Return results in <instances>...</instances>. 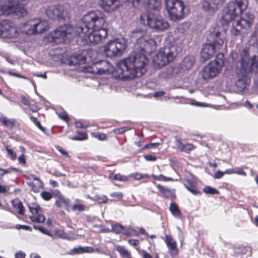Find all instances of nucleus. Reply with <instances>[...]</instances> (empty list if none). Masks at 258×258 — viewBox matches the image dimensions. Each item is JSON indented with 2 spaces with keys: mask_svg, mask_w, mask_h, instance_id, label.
Wrapping results in <instances>:
<instances>
[{
  "mask_svg": "<svg viewBox=\"0 0 258 258\" xmlns=\"http://www.w3.org/2000/svg\"><path fill=\"white\" fill-rule=\"evenodd\" d=\"M104 14L100 11L90 12L83 16L75 26L69 24L60 26L50 33L53 41L56 43L69 42L76 37L77 41H82L83 45L88 43L97 44L107 35Z\"/></svg>",
  "mask_w": 258,
  "mask_h": 258,
  "instance_id": "obj_1",
  "label": "nucleus"
},
{
  "mask_svg": "<svg viewBox=\"0 0 258 258\" xmlns=\"http://www.w3.org/2000/svg\"><path fill=\"white\" fill-rule=\"evenodd\" d=\"M148 59L141 53H133L127 58L120 60L115 68L106 60H101L84 66V71L95 74L112 73L115 77L121 79H133L141 77L147 71Z\"/></svg>",
  "mask_w": 258,
  "mask_h": 258,
  "instance_id": "obj_2",
  "label": "nucleus"
},
{
  "mask_svg": "<svg viewBox=\"0 0 258 258\" xmlns=\"http://www.w3.org/2000/svg\"><path fill=\"white\" fill-rule=\"evenodd\" d=\"M256 54L249 58L248 52L243 50L242 52L238 54L232 52L229 57L235 63V73L240 77L235 83V85L239 91H244L249 84L248 78L250 74L255 72L258 67V48H256Z\"/></svg>",
  "mask_w": 258,
  "mask_h": 258,
  "instance_id": "obj_3",
  "label": "nucleus"
},
{
  "mask_svg": "<svg viewBox=\"0 0 258 258\" xmlns=\"http://www.w3.org/2000/svg\"><path fill=\"white\" fill-rule=\"evenodd\" d=\"M213 43L204 45L201 51V56L204 61L211 58L223 46L226 36V30L222 26H216L211 33Z\"/></svg>",
  "mask_w": 258,
  "mask_h": 258,
  "instance_id": "obj_4",
  "label": "nucleus"
},
{
  "mask_svg": "<svg viewBox=\"0 0 258 258\" xmlns=\"http://www.w3.org/2000/svg\"><path fill=\"white\" fill-rule=\"evenodd\" d=\"M247 5V0H231L223 10L221 19L222 24H227L240 16Z\"/></svg>",
  "mask_w": 258,
  "mask_h": 258,
  "instance_id": "obj_5",
  "label": "nucleus"
},
{
  "mask_svg": "<svg viewBox=\"0 0 258 258\" xmlns=\"http://www.w3.org/2000/svg\"><path fill=\"white\" fill-rule=\"evenodd\" d=\"M131 38L136 45L144 51L156 48V43L145 29L136 28L132 32Z\"/></svg>",
  "mask_w": 258,
  "mask_h": 258,
  "instance_id": "obj_6",
  "label": "nucleus"
},
{
  "mask_svg": "<svg viewBox=\"0 0 258 258\" xmlns=\"http://www.w3.org/2000/svg\"><path fill=\"white\" fill-rule=\"evenodd\" d=\"M253 19V15L246 13L239 19L232 20L230 30L231 36L234 37H243L251 27Z\"/></svg>",
  "mask_w": 258,
  "mask_h": 258,
  "instance_id": "obj_7",
  "label": "nucleus"
},
{
  "mask_svg": "<svg viewBox=\"0 0 258 258\" xmlns=\"http://www.w3.org/2000/svg\"><path fill=\"white\" fill-rule=\"evenodd\" d=\"M141 23L148 26L155 31L160 32L166 30L169 24L161 16L152 12H144L140 16Z\"/></svg>",
  "mask_w": 258,
  "mask_h": 258,
  "instance_id": "obj_8",
  "label": "nucleus"
},
{
  "mask_svg": "<svg viewBox=\"0 0 258 258\" xmlns=\"http://www.w3.org/2000/svg\"><path fill=\"white\" fill-rule=\"evenodd\" d=\"M177 52L174 46H166L160 48L153 58L155 66L161 68L173 60Z\"/></svg>",
  "mask_w": 258,
  "mask_h": 258,
  "instance_id": "obj_9",
  "label": "nucleus"
},
{
  "mask_svg": "<svg viewBox=\"0 0 258 258\" xmlns=\"http://www.w3.org/2000/svg\"><path fill=\"white\" fill-rule=\"evenodd\" d=\"M126 47V41L123 38L115 39L109 41L103 46V51L109 57L120 56Z\"/></svg>",
  "mask_w": 258,
  "mask_h": 258,
  "instance_id": "obj_10",
  "label": "nucleus"
},
{
  "mask_svg": "<svg viewBox=\"0 0 258 258\" xmlns=\"http://www.w3.org/2000/svg\"><path fill=\"white\" fill-rule=\"evenodd\" d=\"M23 32L26 35H32L43 33L48 28V23L46 20L32 19L24 24Z\"/></svg>",
  "mask_w": 258,
  "mask_h": 258,
  "instance_id": "obj_11",
  "label": "nucleus"
},
{
  "mask_svg": "<svg viewBox=\"0 0 258 258\" xmlns=\"http://www.w3.org/2000/svg\"><path fill=\"white\" fill-rule=\"evenodd\" d=\"M167 10L170 19L173 21L181 19L183 16L184 6L180 0H165Z\"/></svg>",
  "mask_w": 258,
  "mask_h": 258,
  "instance_id": "obj_12",
  "label": "nucleus"
},
{
  "mask_svg": "<svg viewBox=\"0 0 258 258\" xmlns=\"http://www.w3.org/2000/svg\"><path fill=\"white\" fill-rule=\"evenodd\" d=\"M27 14L24 7H21L14 0H8L4 4L0 5V15L15 14L23 16Z\"/></svg>",
  "mask_w": 258,
  "mask_h": 258,
  "instance_id": "obj_13",
  "label": "nucleus"
},
{
  "mask_svg": "<svg viewBox=\"0 0 258 258\" xmlns=\"http://www.w3.org/2000/svg\"><path fill=\"white\" fill-rule=\"evenodd\" d=\"M18 35L19 32L13 23L7 20L0 22V38L10 39Z\"/></svg>",
  "mask_w": 258,
  "mask_h": 258,
  "instance_id": "obj_14",
  "label": "nucleus"
},
{
  "mask_svg": "<svg viewBox=\"0 0 258 258\" xmlns=\"http://www.w3.org/2000/svg\"><path fill=\"white\" fill-rule=\"evenodd\" d=\"M221 70L216 66L215 62H210L202 69L200 75L204 81L212 80L218 75Z\"/></svg>",
  "mask_w": 258,
  "mask_h": 258,
  "instance_id": "obj_15",
  "label": "nucleus"
},
{
  "mask_svg": "<svg viewBox=\"0 0 258 258\" xmlns=\"http://www.w3.org/2000/svg\"><path fill=\"white\" fill-rule=\"evenodd\" d=\"M134 7L143 6L147 11L151 12V10L158 11L161 6V0H130Z\"/></svg>",
  "mask_w": 258,
  "mask_h": 258,
  "instance_id": "obj_16",
  "label": "nucleus"
},
{
  "mask_svg": "<svg viewBox=\"0 0 258 258\" xmlns=\"http://www.w3.org/2000/svg\"><path fill=\"white\" fill-rule=\"evenodd\" d=\"M46 15L51 19H65L68 13L62 6L54 5L48 7L45 11Z\"/></svg>",
  "mask_w": 258,
  "mask_h": 258,
  "instance_id": "obj_17",
  "label": "nucleus"
},
{
  "mask_svg": "<svg viewBox=\"0 0 258 258\" xmlns=\"http://www.w3.org/2000/svg\"><path fill=\"white\" fill-rule=\"evenodd\" d=\"M125 2L131 3L130 0H101L100 5L105 11L112 12L122 6Z\"/></svg>",
  "mask_w": 258,
  "mask_h": 258,
  "instance_id": "obj_18",
  "label": "nucleus"
},
{
  "mask_svg": "<svg viewBox=\"0 0 258 258\" xmlns=\"http://www.w3.org/2000/svg\"><path fill=\"white\" fill-rule=\"evenodd\" d=\"M28 206L30 212L32 214H37V217L34 216H30L31 221L36 223H43L45 220V217L44 215L39 213L41 210L40 206L35 204H32Z\"/></svg>",
  "mask_w": 258,
  "mask_h": 258,
  "instance_id": "obj_19",
  "label": "nucleus"
},
{
  "mask_svg": "<svg viewBox=\"0 0 258 258\" xmlns=\"http://www.w3.org/2000/svg\"><path fill=\"white\" fill-rule=\"evenodd\" d=\"M220 4V0H204L202 7L204 11L209 14H213L217 11Z\"/></svg>",
  "mask_w": 258,
  "mask_h": 258,
  "instance_id": "obj_20",
  "label": "nucleus"
},
{
  "mask_svg": "<svg viewBox=\"0 0 258 258\" xmlns=\"http://www.w3.org/2000/svg\"><path fill=\"white\" fill-rule=\"evenodd\" d=\"M29 177L30 179H33V181L29 182L28 183V185L34 192H38L39 190L42 188L43 185L42 181L33 174L30 175Z\"/></svg>",
  "mask_w": 258,
  "mask_h": 258,
  "instance_id": "obj_21",
  "label": "nucleus"
},
{
  "mask_svg": "<svg viewBox=\"0 0 258 258\" xmlns=\"http://www.w3.org/2000/svg\"><path fill=\"white\" fill-rule=\"evenodd\" d=\"M157 187L158 188L162 196L166 199H175L176 196L174 191L162 186L160 184H157Z\"/></svg>",
  "mask_w": 258,
  "mask_h": 258,
  "instance_id": "obj_22",
  "label": "nucleus"
},
{
  "mask_svg": "<svg viewBox=\"0 0 258 258\" xmlns=\"http://www.w3.org/2000/svg\"><path fill=\"white\" fill-rule=\"evenodd\" d=\"M93 251V249L92 247L90 246H79L78 247H74L70 251V254H80L84 253H91Z\"/></svg>",
  "mask_w": 258,
  "mask_h": 258,
  "instance_id": "obj_23",
  "label": "nucleus"
},
{
  "mask_svg": "<svg viewBox=\"0 0 258 258\" xmlns=\"http://www.w3.org/2000/svg\"><path fill=\"white\" fill-rule=\"evenodd\" d=\"M195 57L193 56H186L182 61L181 64L182 69L184 70L190 69L195 61Z\"/></svg>",
  "mask_w": 258,
  "mask_h": 258,
  "instance_id": "obj_24",
  "label": "nucleus"
},
{
  "mask_svg": "<svg viewBox=\"0 0 258 258\" xmlns=\"http://www.w3.org/2000/svg\"><path fill=\"white\" fill-rule=\"evenodd\" d=\"M186 188L194 195H197L198 192L195 182L190 179H186L183 183Z\"/></svg>",
  "mask_w": 258,
  "mask_h": 258,
  "instance_id": "obj_25",
  "label": "nucleus"
},
{
  "mask_svg": "<svg viewBox=\"0 0 258 258\" xmlns=\"http://www.w3.org/2000/svg\"><path fill=\"white\" fill-rule=\"evenodd\" d=\"M15 120L13 118H8L2 113L0 112V122L4 125L11 128L15 124Z\"/></svg>",
  "mask_w": 258,
  "mask_h": 258,
  "instance_id": "obj_26",
  "label": "nucleus"
},
{
  "mask_svg": "<svg viewBox=\"0 0 258 258\" xmlns=\"http://www.w3.org/2000/svg\"><path fill=\"white\" fill-rule=\"evenodd\" d=\"M165 242L169 250L177 251L176 242L171 235H166Z\"/></svg>",
  "mask_w": 258,
  "mask_h": 258,
  "instance_id": "obj_27",
  "label": "nucleus"
},
{
  "mask_svg": "<svg viewBox=\"0 0 258 258\" xmlns=\"http://www.w3.org/2000/svg\"><path fill=\"white\" fill-rule=\"evenodd\" d=\"M177 148L180 151L188 152L194 149V146L190 144H183L180 141L177 140L176 143Z\"/></svg>",
  "mask_w": 258,
  "mask_h": 258,
  "instance_id": "obj_28",
  "label": "nucleus"
},
{
  "mask_svg": "<svg viewBox=\"0 0 258 258\" xmlns=\"http://www.w3.org/2000/svg\"><path fill=\"white\" fill-rule=\"evenodd\" d=\"M115 249L119 253L121 256L123 258H132L131 252L126 250L124 246L116 245Z\"/></svg>",
  "mask_w": 258,
  "mask_h": 258,
  "instance_id": "obj_29",
  "label": "nucleus"
},
{
  "mask_svg": "<svg viewBox=\"0 0 258 258\" xmlns=\"http://www.w3.org/2000/svg\"><path fill=\"white\" fill-rule=\"evenodd\" d=\"M75 202L76 203L74 204L71 207V209L72 211L82 212L86 210V206L81 203L80 200L76 199Z\"/></svg>",
  "mask_w": 258,
  "mask_h": 258,
  "instance_id": "obj_30",
  "label": "nucleus"
},
{
  "mask_svg": "<svg viewBox=\"0 0 258 258\" xmlns=\"http://www.w3.org/2000/svg\"><path fill=\"white\" fill-rule=\"evenodd\" d=\"M224 55L222 53H218L216 55V57L215 60L211 61V62H215L216 66L221 70L222 68L224 65Z\"/></svg>",
  "mask_w": 258,
  "mask_h": 258,
  "instance_id": "obj_31",
  "label": "nucleus"
},
{
  "mask_svg": "<svg viewBox=\"0 0 258 258\" xmlns=\"http://www.w3.org/2000/svg\"><path fill=\"white\" fill-rule=\"evenodd\" d=\"M13 207L18 210V213L20 215H23L24 212V208L22 203L18 200H14L12 202Z\"/></svg>",
  "mask_w": 258,
  "mask_h": 258,
  "instance_id": "obj_32",
  "label": "nucleus"
},
{
  "mask_svg": "<svg viewBox=\"0 0 258 258\" xmlns=\"http://www.w3.org/2000/svg\"><path fill=\"white\" fill-rule=\"evenodd\" d=\"M169 211L175 217H179L181 215L178 207L174 203H171L170 204Z\"/></svg>",
  "mask_w": 258,
  "mask_h": 258,
  "instance_id": "obj_33",
  "label": "nucleus"
},
{
  "mask_svg": "<svg viewBox=\"0 0 258 258\" xmlns=\"http://www.w3.org/2000/svg\"><path fill=\"white\" fill-rule=\"evenodd\" d=\"M109 178L111 179L121 181H127L128 180V178L126 176L122 175L120 174H114L113 173H111L109 174Z\"/></svg>",
  "mask_w": 258,
  "mask_h": 258,
  "instance_id": "obj_34",
  "label": "nucleus"
},
{
  "mask_svg": "<svg viewBox=\"0 0 258 258\" xmlns=\"http://www.w3.org/2000/svg\"><path fill=\"white\" fill-rule=\"evenodd\" d=\"M153 178L159 181H177V179L174 180L173 178L171 177H166L163 175L160 174L159 175H153Z\"/></svg>",
  "mask_w": 258,
  "mask_h": 258,
  "instance_id": "obj_35",
  "label": "nucleus"
},
{
  "mask_svg": "<svg viewBox=\"0 0 258 258\" xmlns=\"http://www.w3.org/2000/svg\"><path fill=\"white\" fill-rule=\"evenodd\" d=\"M108 200L107 197L104 195L96 196L94 198V201L99 204L106 203Z\"/></svg>",
  "mask_w": 258,
  "mask_h": 258,
  "instance_id": "obj_36",
  "label": "nucleus"
},
{
  "mask_svg": "<svg viewBox=\"0 0 258 258\" xmlns=\"http://www.w3.org/2000/svg\"><path fill=\"white\" fill-rule=\"evenodd\" d=\"M131 177H133L136 180H141L142 179L149 178V175L147 174H142L139 173H133L130 175Z\"/></svg>",
  "mask_w": 258,
  "mask_h": 258,
  "instance_id": "obj_37",
  "label": "nucleus"
},
{
  "mask_svg": "<svg viewBox=\"0 0 258 258\" xmlns=\"http://www.w3.org/2000/svg\"><path fill=\"white\" fill-rule=\"evenodd\" d=\"M124 229V227L119 223L112 225V230L116 234L122 232Z\"/></svg>",
  "mask_w": 258,
  "mask_h": 258,
  "instance_id": "obj_38",
  "label": "nucleus"
},
{
  "mask_svg": "<svg viewBox=\"0 0 258 258\" xmlns=\"http://www.w3.org/2000/svg\"><path fill=\"white\" fill-rule=\"evenodd\" d=\"M203 191L206 194H218L219 193V191L217 190L215 188H214L213 187H211L209 186H205L204 189Z\"/></svg>",
  "mask_w": 258,
  "mask_h": 258,
  "instance_id": "obj_39",
  "label": "nucleus"
},
{
  "mask_svg": "<svg viewBox=\"0 0 258 258\" xmlns=\"http://www.w3.org/2000/svg\"><path fill=\"white\" fill-rule=\"evenodd\" d=\"M30 119L31 120H32V121L33 122H34L36 125V126L40 129L43 132H44L45 131V128L44 127H43L41 123H40V122L37 119V118L34 116H31L30 117Z\"/></svg>",
  "mask_w": 258,
  "mask_h": 258,
  "instance_id": "obj_40",
  "label": "nucleus"
},
{
  "mask_svg": "<svg viewBox=\"0 0 258 258\" xmlns=\"http://www.w3.org/2000/svg\"><path fill=\"white\" fill-rule=\"evenodd\" d=\"M92 136L97 138L100 140H104L106 138V135L103 133H91Z\"/></svg>",
  "mask_w": 258,
  "mask_h": 258,
  "instance_id": "obj_41",
  "label": "nucleus"
},
{
  "mask_svg": "<svg viewBox=\"0 0 258 258\" xmlns=\"http://www.w3.org/2000/svg\"><path fill=\"white\" fill-rule=\"evenodd\" d=\"M61 198L63 206L64 205L65 206V208L67 210L69 211L70 208V200L63 197H61Z\"/></svg>",
  "mask_w": 258,
  "mask_h": 258,
  "instance_id": "obj_42",
  "label": "nucleus"
},
{
  "mask_svg": "<svg viewBox=\"0 0 258 258\" xmlns=\"http://www.w3.org/2000/svg\"><path fill=\"white\" fill-rule=\"evenodd\" d=\"M42 198L46 201H48L52 198V195L47 191H43L41 194Z\"/></svg>",
  "mask_w": 258,
  "mask_h": 258,
  "instance_id": "obj_43",
  "label": "nucleus"
},
{
  "mask_svg": "<svg viewBox=\"0 0 258 258\" xmlns=\"http://www.w3.org/2000/svg\"><path fill=\"white\" fill-rule=\"evenodd\" d=\"M21 171L20 169L15 168V167H10V168H8L7 169H5V173L6 174H7V173L11 174L13 172L18 173L21 172Z\"/></svg>",
  "mask_w": 258,
  "mask_h": 258,
  "instance_id": "obj_44",
  "label": "nucleus"
},
{
  "mask_svg": "<svg viewBox=\"0 0 258 258\" xmlns=\"http://www.w3.org/2000/svg\"><path fill=\"white\" fill-rule=\"evenodd\" d=\"M34 228L35 229H38L40 231H41L42 233L51 236V234L48 231V230L46 229V228L42 227H38L37 226L34 225L33 226Z\"/></svg>",
  "mask_w": 258,
  "mask_h": 258,
  "instance_id": "obj_45",
  "label": "nucleus"
},
{
  "mask_svg": "<svg viewBox=\"0 0 258 258\" xmlns=\"http://www.w3.org/2000/svg\"><path fill=\"white\" fill-rule=\"evenodd\" d=\"M134 233H136V235H138V233L131 227L128 228L127 229L123 232V234L126 236H132Z\"/></svg>",
  "mask_w": 258,
  "mask_h": 258,
  "instance_id": "obj_46",
  "label": "nucleus"
},
{
  "mask_svg": "<svg viewBox=\"0 0 258 258\" xmlns=\"http://www.w3.org/2000/svg\"><path fill=\"white\" fill-rule=\"evenodd\" d=\"M21 102L24 105H25L27 108L28 106H30V102L29 100L25 96H22L21 98Z\"/></svg>",
  "mask_w": 258,
  "mask_h": 258,
  "instance_id": "obj_47",
  "label": "nucleus"
},
{
  "mask_svg": "<svg viewBox=\"0 0 258 258\" xmlns=\"http://www.w3.org/2000/svg\"><path fill=\"white\" fill-rule=\"evenodd\" d=\"M110 196L113 198H116L118 200H120L123 197V194L121 192H113L110 194Z\"/></svg>",
  "mask_w": 258,
  "mask_h": 258,
  "instance_id": "obj_48",
  "label": "nucleus"
},
{
  "mask_svg": "<svg viewBox=\"0 0 258 258\" xmlns=\"http://www.w3.org/2000/svg\"><path fill=\"white\" fill-rule=\"evenodd\" d=\"M234 174H237L241 175H246V173L240 167L234 168Z\"/></svg>",
  "mask_w": 258,
  "mask_h": 258,
  "instance_id": "obj_49",
  "label": "nucleus"
},
{
  "mask_svg": "<svg viewBox=\"0 0 258 258\" xmlns=\"http://www.w3.org/2000/svg\"><path fill=\"white\" fill-rule=\"evenodd\" d=\"M8 155L11 156L12 160H15L17 158L16 153H15L11 149H9L8 147H6Z\"/></svg>",
  "mask_w": 258,
  "mask_h": 258,
  "instance_id": "obj_50",
  "label": "nucleus"
},
{
  "mask_svg": "<svg viewBox=\"0 0 258 258\" xmlns=\"http://www.w3.org/2000/svg\"><path fill=\"white\" fill-rule=\"evenodd\" d=\"M8 74L11 75V76H15V77H18L19 78H22V79H27V78L26 77H25V76H23V75H21L18 73H13L11 71H8L7 72Z\"/></svg>",
  "mask_w": 258,
  "mask_h": 258,
  "instance_id": "obj_51",
  "label": "nucleus"
},
{
  "mask_svg": "<svg viewBox=\"0 0 258 258\" xmlns=\"http://www.w3.org/2000/svg\"><path fill=\"white\" fill-rule=\"evenodd\" d=\"M145 159L148 161H154L156 160V157L152 155H146L144 156Z\"/></svg>",
  "mask_w": 258,
  "mask_h": 258,
  "instance_id": "obj_52",
  "label": "nucleus"
},
{
  "mask_svg": "<svg viewBox=\"0 0 258 258\" xmlns=\"http://www.w3.org/2000/svg\"><path fill=\"white\" fill-rule=\"evenodd\" d=\"M59 117L64 121H68L69 117L67 114L66 112H61L58 114Z\"/></svg>",
  "mask_w": 258,
  "mask_h": 258,
  "instance_id": "obj_53",
  "label": "nucleus"
},
{
  "mask_svg": "<svg viewBox=\"0 0 258 258\" xmlns=\"http://www.w3.org/2000/svg\"><path fill=\"white\" fill-rule=\"evenodd\" d=\"M56 233L61 238H67V236L66 235V233L63 232L62 230H57L56 232Z\"/></svg>",
  "mask_w": 258,
  "mask_h": 258,
  "instance_id": "obj_54",
  "label": "nucleus"
},
{
  "mask_svg": "<svg viewBox=\"0 0 258 258\" xmlns=\"http://www.w3.org/2000/svg\"><path fill=\"white\" fill-rule=\"evenodd\" d=\"M27 108H29L33 112H37L39 109L38 107L36 104H32L31 103L30 104V106H28Z\"/></svg>",
  "mask_w": 258,
  "mask_h": 258,
  "instance_id": "obj_55",
  "label": "nucleus"
},
{
  "mask_svg": "<svg viewBox=\"0 0 258 258\" xmlns=\"http://www.w3.org/2000/svg\"><path fill=\"white\" fill-rule=\"evenodd\" d=\"M224 174H225L224 171L222 172L221 171H218L215 173L214 177H215V178H217V179L220 178L224 175Z\"/></svg>",
  "mask_w": 258,
  "mask_h": 258,
  "instance_id": "obj_56",
  "label": "nucleus"
},
{
  "mask_svg": "<svg viewBox=\"0 0 258 258\" xmlns=\"http://www.w3.org/2000/svg\"><path fill=\"white\" fill-rule=\"evenodd\" d=\"M128 242L133 246H137L139 244V241L136 239H129Z\"/></svg>",
  "mask_w": 258,
  "mask_h": 258,
  "instance_id": "obj_57",
  "label": "nucleus"
},
{
  "mask_svg": "<svg viewBox=\"0 0 258 258\" xmlns=\"http://www.w3.org/2000/svg\"><path fill=\"white\" fill-rule=\"evenodd\" d=\"M24 154L22 153L18 158V161L20 163L25 164H26V160L24 158Z\"/></svg>",
  "mask_w": 258,
  "mask_h": 258,
  "instance_id": "obj_58",
  "label": "nucleus"
},
{
  "mask_svg": "<svg viewBox=\"0 0 258 258\" xmlns=\"http://www.w3.org/2000/svg\"><path fill=\"white\" fill-rule=\"evenodd\" d=\"M159 145V143H150L147 145H146L144 147V149H147V148H151L153 147H156Z\"/></svg>",
  "mask_w": 258,
  "mask_h": 258,
  "instance_id": "obj_59",
  "label": "nucleus"
},
{
  "mask_svg": "<svg viewBox=\"0 0 258 258\" xmlns=\"http://www.w3.org/2000/svg\"><path fill=\"white\" fill-rule=\"evenodd\" d=\"M17 2L19 6L21 7H24V5L26 4L29 0H14Z\"/></svg>",
  "mask_w": 258,
  "mask_h": 258,
  "instance_id": "obj_60",
  "label": "nucleus"
},
{
  "mask_svg": "<svg viewBox=\"0 0 258 258\" xmlns=\"http://www.w3.org/2000/svg\"><path fill=\"white\" fill-rule=\"evenodd\" d=\"M128 128L127 127H121V128L117 129L116 131V133L118 134H121L123 133L124 132H125V131H128Z\"/></svg>",
  "mask_w": 258,
  "mask_h": 258,
  "instance_id": "obj_61",
  "label": "nucleus"
},
{
  "mask_svg": "<svg viewBox=\"0 0 258 258\" xmlns=\"http://www.w3.org/2000/svg\"><path fill=\"white\" fill-rule=\"evenodd\" d=\"M25 254L23 252L20 251L15 254V258H25Z\"/></svg>",
  "mask_w": 258,
  "mask_h": 258,
  "instance_id": "obj_62",
  "label": "nucleus"
},
{
  "mask_svg": "<svg viewBox=\"0 0 258 258\" xmlns=\"http://www.w3.org/2000/svg\"><path fill=\"white\" fill-rule=\"evenodd\" d=\"M55 205L57 207H61L63 206L61 197H59L57 200H56Z\"/></svg>",
  "mask_w": 258,
  "mask_h": 258,
  "instance_id": "obj_63",
  "label": "nucleus"
},
{
  "mask_svg": "<svg viewBox=\"0 0 258 258\" xmlns=\"http://www.w3.org/2000/svg\"><path fill=\"white\" fill-rule=\"evenodd\" d=\"M142 253L143 255V258H153L152 256H151V255L150 254H149V253H148L145 250H143Z\"/></svg>",
  "mask_w": 258,
  "mask_h": 258,
  "instance_id": "obj_64",
  "label": "nucleus"
}]
</instances>
